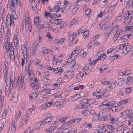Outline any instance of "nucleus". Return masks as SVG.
I'll list each match as a JSON object with an SVG mask.
<instances>
[{
    "mask_svg": "<svg viewBox=\"0 0 133 133\" xmlns=\"http://www.w3.org/2000/svg\"><path fill=\"white\" fill-rule=\"evenodd\" d=\"M21 78L18 77L16 83H17L18 85H22V87H24L25 85V83L24 80V77L23 76V74L22 73L21 74Z\"/></svg>",
    "mask_w": 133,
    "mask_h": 133,
    "instance_id": "423d86ee",
    "label": "nucleus"
},
{
    "mask_svg": "<svg viewBox=\"0 0 133 133\" xmlns=\"http://www.w3.org/2000/svg\"><path fill=\"white\" fill-rule=\"evenodd\" d=\"M3 45L4 48L8 49L5 53V56L6 55H8L7 54L8 51H9V50L14 49V47L13 46L12 43V42H9L7 41L3 43Z\"/></svg>",
    "mask_w": 133,
    "mask_h": 133,
    "instance_id": "f257e3e1",
    "label": "nucleus"
},
{
    "mask_svg": "<svg viewBox=\"0 0 133 133\" xmlns=\"http://www.w3.org/2000/svg\"><path fill=\"white\" fill-rule=\"evenodd\" d=\"M116 82L118 85L121 86L124 82V81L123 78L117 79L116 80Z\"/></svg>",
    "mask_w": 133,
    "mask_h": 133,
    "instance_id": "9b49d317",
    "label": "nucleus"
},
{
    "mask_svg": "<svg viewBox=\"0 0 133 133\" xmlns=\"http://www.w3.org/2000/svg\"><path fill=\"white\" fill-rule=\"evenodd\" d=\"M21 49L23 56H27L28 54H29V51H27L25 45H23L21 46Z\"/></svg>",
    "mask_w": 133,
    "mask_h": 133,
    "instance_id": "1a4fd4ad",
    "label": "nucleus"
},
{
    "mask_svg": "<svg viewBox=\"0 0 133 133\" xmlns=\"http://www.w3.org/2000/svg\"><path fill=\"white\" fill-rule=\"evenodd\" d=\"M109 25L107 23L104 24L102 26V27L101 28V30H104L106 28H107Z\"/></svg>",
    "mask_w": 133,
    "mask_h": 133,
    "instance_id": "72a5a7b5",
    "label": "nucleus"
},
{
    "mask_svg": "<svg viewBox=\"0 0 133 133\" xmlns=\"http://www.w3.org/2000/svg\"><path fill=\"white\" fill-rule=\"evenodd\" d=\"M96 102V101L94 99L91 98L88 100V103H89L90 104L95 103Z\"/></svg>",
    "mask_w": 133,
    "mask_h": 133,
    "instance_id": "ea45409f",
    "label": "nucleus"
},
{
    "mask_svg": "<svg viewBox=\"0 0 133 133\" xmlns=\"http://www.w3.org/2000/svg\"><path fill=\"white\" fill-rule=\"evenodd\" d=\"M107 68V65H102L100 68V72L101 73L103 72Z\"/></svg>",
    "mask_w": 133,
    "mask_h": 133,
    "instance_id": "5701e85b",
    "label": "nucleus"
},
{
    "mask_svg": "<svg viewBox=\"0 0 133 133\" xmlns=\"http://www.w3.org/2000/svg\"><path fill=\"white\" fill-rule=\"evenodd\" d=\"M71 130V129L70 128H68L65 129L64 130V132L65 133H67L68 132Z\"/></svg>",
    "mask_w": 133,
    "mask_h": 133,
    "instance_id": "13d9d810",
    "label": "nucleus"
},
{
    "mask_svg": "<svg viewBox=\"0 0 133 133\" xmlns=\"http://www.w3.org/2000/svg\"><path fill=\"white\" fill-rule=\"evenodd\" d=\"M82 114L85 116L90 115V111L88 110H85L82 112Z\"/></svg>",
    "mask_w": 133,
    "mask_h": 133,
    "instance_id": "37998d69",
    "label": "nucleus"
},
{
    "mask_svg": "<svg viewBox=\"0 0 133 133\" xmlns=\"http://www.w3.org/2000/svg\"><path fill=\"white\" fill-rule=\"evenodd\" d=\"M37 50H35V49H32V52L33 56H35L36 55Z\"/></svg>",
    "mask_w": 133,
    "mask_h": 133,
    "instance_id": "5fc2aeb1",
    "label": "nucleus"
},
{
    "mask_svg": "<svg viewBox=\"0 0 133 133\" xmlns=\"http://www.w3.org/2000/svg\"><path fill=\"white\" fill-rule=\"evenodd\" d=\"M132 35V34L125 35L124 36L120 37L119 39L121 40H123V41H126L129 38L130 36L131 37Z\"/></svg>",
    "mask_w": 133,
    "mask_h": 133,
    "instance_id": "9d476101",
    "label": "nucleus"
},
{
    "mask_svg": "<svg viewBox=\"0 0 133 133\" xmlns=\"http://www.w3.org/2000/svg\"><path fill=\"white\" fill-rule=\"evenodd\" d=\"M63 69H61L60 68H57L54 69V72L55 74H57V75H59L63 72Z\"/></svg>",
    "mask_w": 133,
    "mask_h": 133,
    "instance_id": "ddd939ff",
    "label": "nucleus"
},
{
    "mask_svg": "<svg viewBox=\"0 0 133 133\" xmlns=\"http://www.w3.org/2000/svg\"><path fill=\"white\" fill-rule=\"evenodd\" d=\"M76 64V62L75 60H73V61H72L71 63L69 65L70 66V67L71 68H74V67L75 65Z\"/></svg>",
    "mask_w": 133,
    "mask_h": 133,
    "instance_id": "a19ab883",
    "label": "nucleus"
},
{
    "mask_svg": "<svg viewBox=\"0 0 133 133\" xmlns=\"http://www.w3.org/2000/svg\"><path fill=\"white\" fill-rule=\"evenodd\" d=\"M45 16H48L51 18H52L53 15L49 12H47L46 10H45Z\"/></svg>",
    "mask_w": 133,
    "mask_h": 133,
    "instance_id": "4c0bfd02",
    "label": "nucleus"
},
{
    "mask_svg": "<svg viewBox=\"0 0 133 133\" xmlns=\"http://www.w3.org/2000/svg\"><path fill=\"white\" fill-rule=\"evenodd\" d=\"M116 86V84L114 83H112L111 84V86L110 87V88L113 89L115 88Z\"/></svg>",
    "mask_w": 133,
    "mask_h": 133,
    "instance_id": "338daca9",
    "label": "nucleus"
},
{
    "mask_svg": "<svg viewBox=\"0 0 133 133\" xmlns=\"http://www.w3.org/2000/svg\"><path fill=\"white\" fill-rule=\"evenodd\" d=\"M90 105V104L88 102L87 103L84 104L82 105L79 106V108H87Z\"/></svg>",
    "mask_w": 133,
    "mask_h": 133,
    "instance_id": "a211bd4d",
    "label": "nucleus"
},
{
    "mask_svg": "<svg viewBox=\"0 0 133 133\" xmlns=\"http://www.w3.org/2000/svg\"><path fill=\"white\" fill-rule=\"evenodd\" d=\"M45 26H44V24L42 23L41 24H40L38 26V28L39 29H41L42 28L44 29L45 28Z\"/></svg>",
    "mask_w": 133,
    "mask_h": 133,
    "instance_id": "0e129e2a",
    "label": "nucleus"
},
{
    "mask_svg": "<svg viewBox=\"0 0 133 133\" xmlns=\"http://www.w3.org/2000/svg\"><path fill=\"white\" fill-rule=\"evenodd\" d=\"M41 123L40 121H39V122L37 123L35 125L36 128H37V129H39L41 125Z\"/></svg>",
    "mask_w": 133,
    "mask_h": 133,
    "instance_id": "3c124183",
    "label": "nucleus"
},
{
    "mask_svg": "<svg viewBox=\"0 0 133 133\" xmlns=\"http://www.w3.org/2000/svg\"><path fill=\"white\" fill-rule=\"evenodd\" d=\"M91 10L90 9H88L85 11V14L87 15L89 14L91 11Z\"/></svg>",
    "mask_w": 133,
    "mask_h": 133,
    "instance_id": "69168bd1",
    "label": "nucleus"
},
{
    "mask_svg": "<svg viewBox=\"0 0 133 133\" xmlns=\"http://www.w3.org/2000/svg\"><path fill=\"white\" fill-rule=\"evenodd\" d=\"M78 21L77 20V18H75L73 19L72 21L70 22V25H72L73 24H75V23L77 22V23H78L77 21Z\"/></svg>",
    "mask_w": 133,
    "mask_h": 133,
    "instance_id": "de8ad7c7",
    "label": "nucleus"
},
{
    "mask_svg": "<svg viewBox=\"0 0 133 133\" xmlns=\"http://www.w3.org/2000/svg\"><path fill=\"white\" fill-rule=\"evenodd\" d=\"M123 114L125 115L129 118L131 119L129 121V122L133 123V113L130 110H126L122 113Z\"/></svg>",
    "mask_w": 133,
    "mask_h": 133,
    "instance_id": "39448f33",
    "label": "nucleus"
},
{
    "mask_svg": "<svg viewBox=\"0 0 133 133\" xmlns=\"http://www.w3.org/2000/svg\"><path fill=\"white\" fill-rule=\"evenodd\" d=\"M29 117L28 115H26L23 116L22 118L23 121L24 122L27 121L29 119Z\"/></svg>",
    "mask_w": 133,
    "mask_h": 133,
    "instance_id": "09e8293b",
    "label": "nucleus"
},
{
    "mask_svg": "<svg viewBox=\"0 0 133 133\" xmlns=\"http://www.w3.org/2000/svg\"><path fill=\"white\" fill-rule=\"evenodd\" d=\"M15 121H12L11 125L10 126L9 128L8 133H15L16 127L15 126Z\"/></svg>",
    "mask_w": 133,
    "mask_h": 133,
    "instance_id": "0eeeda50",
    "label": "nucleus"
},
{
    "mask_svg": "<svg viewBox=\"0 0 133 133\" xmlns=\"http://www.w3.org/2000/svg\"><path fill=\"white\" fill-rule=\"evenodd\" d=\"M9 2L10 3L11 7L15 6L17 4V2H15V0H10L9 1Z\"/></svg>",
    "mask_w": 133,
    "mask_h": 133,
    "instance_id": "f3484780",
    "label": "nucleus"
},
{
    "mask_svg": "<svg viewBox=\"0 0 133 133\" xmlns=\"http://www.w3.org/2000/svg\"><path fill=\"white\" fill-rule=\"evenodd\" d=\"M123 114L125 115L129 118L131 119L129 121V122L133 123V113L130 110H126L122 113Z\"/></svg>",
    "mask_w": 133,
    "mask_h": 133,
    "instance_id": "7ed1b4c3",
    "label": "nucleus"
},
{
    "mask_svg": "<svg viewBox=\"0 0 133 133\" xmlns=\"http://www.w3.org/2000/svg\"><path fill=\"white\" fill-rule=\"evenodd\" d=\"M39 21V17L38 16L35 17L34 19V22L35 25L36 26L38 23V22Z\"/></svg>",
    "mask_w": 133,
    "mask_h": 133,
    "instance_id": "c9c22d12",
    "label": "nucleus"
},
{
    "mask_svg": "<svg viewBox=\"0 0 133 133\" xmlns=\"http://www.w3.org/2000/svg\"><path fill=\"white\" fill-rule=\"evenodd\" d=\"M118 118L115 116H114L111 119L110 122L112 123H116V122L118 121Z\"/></svg>",
    "mask_w": 133,
    "mask_h": 133,
    "instance_id": "6ab92c4d",
    "label": "nucleus"
},
{
    "mask_svg": "<svg viewBox=\"0 0 133 133\" xmlns=\"http://www.w3.org/2000/svg\"><path fill=\"white\" fill-rule=\"evenodd\" d=\"M127 52H129L133 50V47L131 45H126Z\"/></svg>",
    "mask_w": 133,
    "mask_h": 133,
    "instance_id": "cd10ccee",
    "label": "nucleus"
},
{
    "mask_svg": "<svg viewBox=\"0 0 133 133\" xmlns=\"http://www.w3.org/2000/svg\"><path fill=\"white\" fill-rule=\"evenodd\" d=\"M128 16L126 17V19L127 20V23H129L131 20L132 19V17L130 15H128Z\"/></svg>",
    "mask_w": 133,
    "mask_h": 133,
    "instance_id": "c03bdc74",
    "label": "nucleus"
},
{
    "mask_svg": "<svg viewBox=\"0 0 133 133\" xmlns=\"http://www.w3.org/2000/svg\"><path fill=\"white\" fill-rule=\"evenodd\" d=\"M120 118V119H122V120H121V122H124L127 119V117H125L121 116Z\"/></svg>",
    "mask_w": 133,
    "mask_h": 133,
    "instance_id": "774afa93",
    "label": "nucleus"
},
{
    "mask_svg": "<svg viewBox=\"0 0 133 133\" xmlns=\"http://www.w3.org/2000/svg\"><path fill=\"white\" fill-rule=\"evenodd\" d=\"M4 122L2 120H0V131H2L4 128Z\"/></svg>",
    "mask_w": 133,
    "mask_h": 133,
    "instance_id": "2f4dec72",
    "label": "nucleus"
},
{
    "mask_svg": "<svg viewBox=\"0 0 133 133\" xmlns=\"http://www.w3.org/2000/svg\"><path fill=\"white\" fill-rule=\"evenodd\" d=\"M51 94H55L56 93H57V90L56 89H51L50 90Z\"/></svg>",
    "mask_w": 133,
    "mask_h": 133,
    "instance_id": "864d4df0",
    "label": "nucleus"
},
{
    "mask_svg": "<svg viewBox=\"0 0 133 133\" xmlns=\"http://www.w3.org/2000/svg\"><path fill=\"white\" fill-rule=\"evenodd\" d=\"M113 30V29L112 27H111V28H107L104 34L105 36L107 37H108Z\"/></svg>",
    "mask_w": 133,
    "mask_h": 133,
    "instance_id": "f8f14e48",
    "label": "nucleus"
},
{
    "mask_svg": "<svg viewBox=\"0 0 133 133\" xmlns=\"http://www.w3.org/2000/svg\"><path fill=\"white\" fill-rule=\"evenodd\" d=\"M120 33L118 31H116V33L114 34L113 37V40L114 42L116 41L120 36Z\"/></svg>",
    "mask_w": 133,
    "mask_h": 133,
    "instance_id": "2eb2a0df",
    "label": "nucleus"
},
{
    "mask_svg": "<svg viewBox=\"0 0 133 133\" xmlns=\"http://www.w3.org/2000/svg\"><path fill=\"white\" fill-rule=\"evenodd\" d=\"M106 127H107V125L105 124H101L98 125V127L99 128H104Z\"/></svg>",
    "mask_w": 133,
    "mask_h": 133,
    "instance_id": "6e6d98bb",
    "label": "nucleus"
},
{
    "mask_svg": "<svg viewBox=\"0 0 133 133\" xmlns=\"http://www.w3.org/2000/svg\"><path fill=\"white\" fill-rule=\"evenodd\" d=\"M89 35V31H85L83 33V37L85 38H87Z\"/></svg>",
    "mask_w": 133,
    "mask_h": 133,
    "instance_id": "473e14b6",
    "label": "nucleus"
},
{
    "mask_svg": "<svg viewBox=\"0 0 133 133\" xmlns=\"http://www.w3.org/2000/svg\"><path fill=\"white\" fill-rule=\"evenodd\" d=\"M88 102V100L87 99H83V100H80V104L79 105V106L82 105L84 104H85L86 103Z\"/></svg>",
    "mask_w": 133,
    "mask_h": 133,
    "instance_id": "a878e982",
    "label": "nucleus"
},
{
    "mask_svg": "<svg viewBox=\"0 0 133 133\" xmlns=\"http://www.w3.org/2000/svg\"><path fill=\"white\" fill-rule=\"evenodd\" d=\"M132 77L130 76L128 77L126 80V83L128 84H129L132 81Z\"/></svg>",
    "mask_w": 133,
    "mask_h": 133,
    "instance_id": "e433bc0d",
    "label": "nucleus"
},
{
    "mask_svg": "<svg viewBox=\"0 0 133 133\" xmlns=\"http://www.w3.org/2000/svg\"><path fill=\"white\" fill-rule=\"evenodd\" d=\"M32 87L33 89L34 90L38 89L39 88H40V87L39 85L38 84H35L32 86Z\"/></svg>",
    "mask_w": 133,
    "mask_h": 133,
    "instance_id": "c85d7f7f",
    "label": "nucleus"
},
{
    "mask_svg": "<svg viewBox=\"0 0 133 133\" xmlns=\"http://www.w3.org/2000/svg\"><path fill=\"white\" fill-rule=\"evenodd\" d=\"M97 131L98 133H103L105 132L106 130L104 128H102L98 129L97 130Z\"/></svg>",
    "mask_w": 133,
    "mask_h": 133,
    "instance_id": "7c9ffc66",
    "label": "nucleus"
},
{
    "mask_svg": "<svg viewBox=\"0 0 133 133\" xmlns=\"http://www.w3.org/2000/svg\"><path fill=\"white\" fill-rule=\"evenodd\" d=\"M123 114L125 115L129 118L131 119L129 121V122L133 123V113L130 110H126L122 113Z\"/></svg>",
    "mask_w": 133,
    "mask_h": 133,
    "instance_id": "20e7f679",
    "label": "nucleus"
},
{
    "mask_svg": "<svg viewBox=\"0 0 133 133\" xmlns=\"http://www.w3.org/2000/svg\"><path fill=\"white\" fill-rule=\"evenodd\" d=\"M21 116V113L19 111L17 112L16 114V118H17L16 121L17 119H18L20 118Z\"/></svg>",
    "mask_w": 133,
    "mask_h": 133,
    "instance_id": "49530a36",
    "label": "nucleus"
},
{
    "mask_svg": "<svg viewBox=\"0 0 133 133\" xmlns=\"http://www.w3.org/2000/svg\"><path fill=\"white\" fill-rule=\"evenodd\" d=\"M9 19L10 20V27H12L14 25V20L13 19L12 17L11 16L10 14L9 13L7 15L6 19H8V20Z\"/></svg>",
    "mask_w": 133,
    "mask_h": 133,
    "instance_id": "6e6552de",
    "label": "nucleus"
},
{
    "mask_svg": "<svg viewBox=\"0 0 133 133\" xmlns=\"http://www.w3.org/2000/svg\"><path fill=\"white\" fill-rule=\"evenodd\" d=\"M125 30H126L127 31H130L132 32L133 31V26H126Z\"/></svg>",
    "mask_w": 133,
    "mask_h": 133,
    "instance_id": "bb28decb",
    "label": "nucleus"
},
{
    "mask_svg": "<svg viewBox=\"0 0 133 133\" xmlns=\"http://www.w3.org/2000/svg\"><path fill=\"white\" fill-rule=\"evenodd\" d=\"M81 96L80 94H78L73 95V98L75 100H76L79 98Z\"/></svg>",
    "mask_w": 133,
    "mask_h": 133,
    "instance_id": "f704fd0d",
    "label": "nucleus"
},
{
    "mask_svg": "<svg viewBox=\"0 0 133 133\" xmlns=\"http://www.w3.org/2000/svg\"><path fill=\"white\" fill-rule=\"evenodd\" d=\"M31 94L32 96L33 97V98H34V99H36L38 95V94L36 92V91L33 92Z\"/></svg>",
    "mask_w": 133,
    "mask_h": 133,
    "instance_id": "8fccbe9b",
    "label": "nucleus"
},
{
    "mask_svg": "<svg viewBox=\"0 0 133 133\" xmlns=\"http://www.w3.org/2000/svg\"><path fill=\"white\" fill-rule=\"evenodd\" d=\"M99 118L98 115H95L92 118V121H94L98 119Z\"/></svg>",
    "mask_w": 133,
    "mask_h": 133,
    "instance_id": "052dcab7",
    "label": "nucleus"
},
{
    "mask_svg": "<svg viewBox=\"0 0 133 133\" xmlns=\"http://www.w3.org/2000/svg\"><path fill=\"white\" fill-rule=\"evenodd\" d=\"M122 17V14L119 16L117 17L116 18V19L115 20V21L116 22H119L120 20L121 19V17Z\"/></svg>",
    "mask_w": 133,
    "mask_h": 133,
    "instance_id": "a18cd8bd",
    "label": "nucleus"
},
{
    "mask_svg": "<svg viewBox=\"0 0 133 133\" xmlns=\"http://www.w3.org/2000/svg\"><path fill=\"white\" fill-rule=\"evenodd\" d=\"M74 119H75V122L74 123H77L79 122L81 120V118H74Z\"/></svg>",
    "mask_w": 133,
    "mask_h": 133,
    "instance_id": "680f3d73",
    "label": "nucleus"
},
{
    "mask_svg": "<svg viewBox=\"0 0 133 133\" xmlns=\"http://www.w3.org/2000/svg\"><path fill=\"white\" fill-rule=\"evenodd\" d=\"M18 100L17 96H12L11 100L12 102L15 103L17 102Z\"/></svg>",
    "mask_w": 133,
    "mask_h": 133,
    "instance_id": "79ce46f5",
    "label": "nucleus"
},
{
    "mask_svg": "<svg viewBox=\"0 0 133 133\" xmlns=\"http://www.w3.org/2000/svg\"><path fill=\"white\" fill-rule=\"evenodd\" d=\"M37 78H31L30 80L31 84L30 85V87H32L33 84H34L36 82L37 80Z\"/></svg>",
    "mask_w": 133,
    "mask_h": 133,
    "instance_id": "412c9836",
    "label": "nucleus"
},
{
    "mask_svg": "<svg viewBox=\"0 0 133 133\" xmlns=\"http://www.w3.org/2000/svg\"><path fill=\"white\" fill-rule=\"evenodd\" d=\"M39 45L38 44L33 43L32 46V49H35L37 50L39 47Z\"/></svg>",
    "mask_w": 133,
    "mask_h": 133,
    "instance_id": "393cba45",
    "label": "nucleus"
},
{
    "mask_svg": "<svg viewBox=\"0 0 133 133\" xmlns=\"http://www.w3.org/2000/svg\"><path fill=\"white\" fill-rule=\"evenodd\" d=\"M14 83L16 84L15 79L11 80V81L10 80L9 83H8V84H7V83L6 82V84L5 87V94L6 96H9L10 92L11 91V84H12L13 86H14Z\"/></svg>",
    "mask_w": 133,
    "mask_h": 133,
    "instance_id": "f03ea898",
    "label": "nucleus"
},
{
    "mask_svg": "<svg viewBox=\"0 0 133 133\" xmlns=\"http://www.w3.org/2000/svg\"><path fill=\"white\" fill-rule=\"evenodd\" d=\"M29 1L31 2V6H33L34 5H37L36 3H35V0H29Z\"/></svg>",
    "mask_w": 133,
    "mask_h": 133,
    "instance_id": "bf43d9fd",
    "label": "nucleus"
},
{
    "mask_svg": "<svg viewBox=\"0 0 133 133\" xmlns=\"http://www.w3.org/2000/svg\"><path fill=\"white\" fill-rule=\"evenodd\" d=\"M100 56H101V54H100ZM107 57V56L104 54H103L101 57L100 56L99 59L101 61H103Z\"/></svg>",
    "mask_w": 133,
    "mask_h": 133,
    "instance_id": "58836bf2",
    "label": "nucleus"
},
{
    "mask_svg": "<svg viewBox=\"0 0 133 133\" xmlns=\"http://www.w3.org/2000/svg\"><path fill=\"white\" fill-rule=\"evenodd\" d=\"M132 87L126 88L123 91L124 93L126 94H128L132 90Z\"/></svg>",
    "mask_w": 133,
    "mask_h": 133,
    "instance_id": "4be33fe9",
    "label": "nucleus"
},
{
    "mask_svg": "<svg viewBox=\"0 0 133 133\" xmlns=\"http://www.w3.org/2000/svg\"><path fill=\"white\" fill-rule=\"evenodd\" d=\"M116 3H115L113 5H112L108 9V12H109L113 10L115 7V6L116 5Z\"/></svg>",
    "mask_w": 133,
    "mask_h": 133,
    "instance_id": "c756f323",
    "label": "nucleus"
},
{
    "mask_svg": "<svg viewBox=\"0 0 133 133\" xmlns=\"http://www.w3.org/2000/svg\"><path fill=\"white\" fill-rule=\"evenodd\" d=\"M120 47H119V49L121 48V47H122V52H123V53H126L128 52L127 50V48L126 45L125 44H123L121 45Z\"/></svg>",
    "mask_w": 133,
    "mask_h": 133,
    "instance_id": "4468645a",
    "label": "nucleus"
},
{
    "mask_svg": "<svg viewBox=\"0 0 133 133\" xmlns=\"http://www.w3.org/2000/svg\"><path fill=\"white\" fill-rule=\"evenodd\" d=\"M37 43H38L40 42L42 40V38L39 36H38L37 38Z\"/></svg>",
    "mask_w": 133,
    "mask_h": 133,
    "instance_id": "4d7b16f0",
    "label": "nucleus"
},
{
    "mask_svg": "<svg viewBox=\"0 0 133 133\" xmlns=\"http://www.w3.org/2000/svg\"><path fill=\"white\" fill-rule=\"evenodd\" d=\"M118 106L112 107L111 108H109V111H111L112 112L118 111L119 110Z\"/></svg>",
    "mask_w": 133,
    "mask_h": 133,
    "instance_id": "dca6fc26",
    "label": "nucleus"
},
{
    "mask_svg": "<svg viewBox=\"0 0 133 133\" xmlns=\"http://www.w3.org/2000/svg\"><path fill=\"white\" fill-rule=\"evenodd\" d=\"M126 8L127 9L130 8V9H131L132 10L131 3H127L126 6Z\"/></svg>",
    "mask_w": 133,
    "mask_h": 133,
    "instance_id": "603ef678",
    "label": "nucleus"
},
{
    "mask_svg": "<svg viewBox=\"0 0 133 133\" xmlns=\"http://www.w3.org/2000/svg\"><path fill=\"white\" fill-rule=\"evenodd\" d=\"M60 9V7L59 5H56L54 6L52 8V10L55 12H59V10Z\"/></svg>",
    "mask_w": 133,
    "mask_h": 133,
    "instance_id": "aec40b11",
    "label": "nucleus"
},
{
    "mask_svg": "<svg viewBox=\"0 0 133 133\" xmlns=\"http://www.w3.org/2000/svg\"><path fill=\"white\" fill-rule=\"evenodd\" d=\"M54 127L53 126H51L49 129H46V130L48 133H51L54 131Z\"/></svg>",
    "mask_w": 133,
    "mask_h": 133,
    "instance_id": "b1692460",
    "label": "nucleus"
},
{
    "mask_svg": "<svg viewBox=\"0 0 133 133\" xmlns=\"http://www.w3.org/2000/svg\"><path fill=\"white\" fill-rule=\"evenodd\" d=\"M46 119L45 118L44 120H43L42 121H41V124L43 125H44L45 124V123H48V121H46Z\"/></svg>",
    "mask_w": 133,
    "mask_h": 133,
    "instance_id": "e2e57ef3",
    "label": "nucleus"
}]
</instances>
